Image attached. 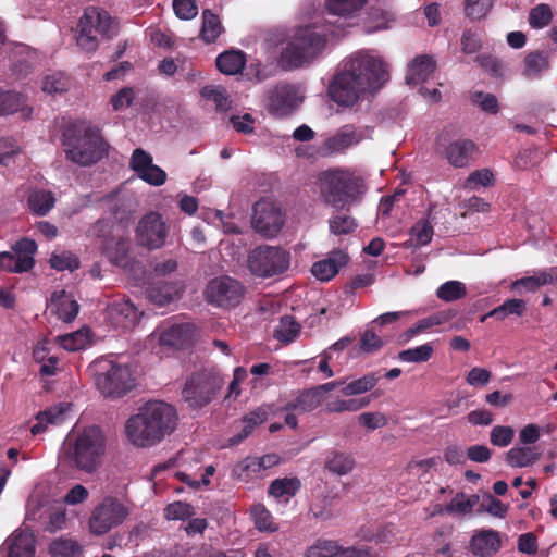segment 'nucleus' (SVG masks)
<instances>
[{
    "mask_svg": "<svg viewBox=\"0 0 557 557\" xmlns=\"http://www.w3.org/2000/svg\"><path fill=\"white\" fill-rule=\"evenodd\" d=\"M388 79L384 60L369 51H360L332 78L327 94L338 106L352 107L363 95L377 92Z\"/></svg>",
    "mask_w": 557,
    "mask_h": 557,
    "instance_id": "f257e3e1",
    "label": "nucleus"
},
{
    "mask_svg": "<svg viewBox=\"0 0 557 557\" xmlns=\"http://www.w3.org/2000/svg\"><path fill=\"white\" fill-rule=\"evenodd\" d=\"M176 424L177 412L171 404L150 400L126 420L125 434L134 446L147 448L173 433Z\"/></svg>",
    "mask_w": 557,
    "mask_h": 557,
    "instance_id": "f03ea898",
    "label": "nucleus"
},
{
    "mask_svg": "<svg viewBox=\"0 0 557 557\" xmlns=\"http://www.w3.org/2000/svg\"><path fill=\"white\" fill-rule=\"evenodd\" d=\"M320 197L325 205L337 210H349L367 193L364 178L345 168H333L318 175Z\"/></svg>",
    "mask_w": 557,
    "mask_h": 557,
    "instance_id": "7ed1b4c3",
    "label": "nucleus"
},
{
    "mask_svg": "<svg viewBox=\"0 0 557 557\" xmlns=\"http://www.w3.org/2000/svg\"><path fill=\"white\" fill-rule=\"evenodd\" d=\"M339 34L331 21L313 23L296 29L281 53V64L285 70L304 66L315 58L325 47L330 37Z\"/></svg>",
    "mask_w": 557,
    "mask_h": 557,
    "instance_id": "20e7f679",
    "label": "nucleus"
},
{
    "mask_svg": "<svg viewBox=\"0 0 557 557\" xmlns=\"http://www.w3.org/2000/svg\"><path fill=\"white\" fill-rule=\"evenodd\" d=\"M97 389L106 398L117 399L136 386V379L127 364L112 359L100 358L87 368Z\"/></svg>",
    "mask_w": 557,
    "mask_h": 557,
    "instance_id": "39448f33",
    "label": "nucleus"
},
{
    "mask_svg": "<svg viewBox=\"0 0 557 557\" xmlns=\"http://www.w3.org/2000/svg\"><path fill=\"white\" fill-rule=\"evenodd\" d=\"M106 440L98 426L86 428L69 446L66 461L72 469L94 473L102 462Z\"/></svg>",
    "mask_w": 557,
    "mask_h": 557,
    "instance_id": "423d86ee",
    "label": "nucleus"
},
{
    "mask_svg": "<svg viewBox=\"0 0 557 557\" xmlns=\"http://www.w3.org/2000/svg\"><path fill=\"white\" fill-rule=\"evenodd\" d=\"M223 384V377L216 368L200 369L187 377L182 397L190 408L199 409L216 397Z\"/></svg>",
    "mask_w": 557,
    "mask_h": 557,
    "instance_id": "0eeeda50",
    "label": "nucleus"
},
{
    "mask_svg": "<svg viewBox=\"0 0 557 557\" xmlns=\"http://www.w3.org/2000/svg\"><path fill=\"white\" fill-rule=\"evenodd\" d=\"M77 45L87 52L98 48L96 33L106 38L117 35L119 22L107 11L95 7L87 8L78 21Z\"/></svg>",
    "mask_w": 557,
    "mask_h": 557,
    "instance_id": "6e6552de",
    "label": "nucleus"
},
{
    "mask_svg": "<svg viewBox=\"0 0 557 557\" xmlns=\"http://www.w3.org/2000/svg\"><path fill=\"white\" fill-rule=\"evenodd\" d=\"M129 516V508L119 498L104 497L91 511L88 519L89 531L95 535H103L121 525Z\"/></svg>",
    "mask_w": 557,
    "mask_h": 557,
    "instance_id": "1a4fd4ad",
    "label": "nucleus"
},
{
    "mask_svg": "<svg viewBox=\"0 0 557 557\" xmlns=\"http://www.w3.org/2000/svg\"><path fill=\"white\" fill-rule=\"evenodd\" d=\"M247 262L252 274L270 277L288 269L289 253L280 247L262 245L250 251Z\"/></svg>",
    "mask_w": 557,
    "mask_h": 557,
    "instance_id": "9d476101",
    "label": "nucleus"
},
{
    "mask_svg": "<svg viewBox=\"0 0 557 557\" xmlns=\"http://www.w3.org/2000/svg\"><path fill=\"white\" fill-rule=\"evenodd\" d=\"M246 293L245 286L237 280L223 275L214 277L206 285L203 295L208 304L231 309L237 307Z\"/></svg>",
    "mask_w": 557,
    "mask_h": 557,
    "instance_id": "9b49d317",
    "label": "nucleus"
},
{
    "mask_svg": "<svg viewBox=\"0 0 557 557\" xmlns=\"http://www.w3.org/2000/svg\"><path fill=\"white\" fill-rule=\"evenodd\" d=\"M284 224L285 215L275 202L262 199L255 203L251 225L262 237H275Z\"/></svg>",
    "mask_w": 557,
    "mask_h": 557,
    "instance_id": "f8f14e48",
    "label": "nucleus"
},
{
    "mask_svg": "<svg viewBox=\"0 0 557 557\" xmlns=\"http://www.w3.org/2000/svg\"><path fill=\"white\" fill-rule=\"evenodd\" d=\"M102 139L100 128L91 122L55 117L51 128V139Z\"/></svg>",
    "mask_w": 557,
    "mask_h": 557,
    "instance_id": "ddd939ff",
    "label": "nucleus"
},
{
    "mask_svg": "<svg viewBox=\"0 0 557 557\" xmlns=\"http://www.w3.org/2000/svg\"><path fill=\"white\" fill-rule=\"evenodd\" d=\"M168 235L165 222L159 213L150 212L138 223L136 237L140 246L150 250L162 247Z\"/></svg>",
    "mask_w": 557,
    "mask_h": 557,
    "instance_id": "4468645a",
    "label": "nucleus"
},
{
    "mask_svg": "<svg viewBox=\"0 0 557 557\" xmlns=\"http://www.w3.org/2000/svg\"><path fill=\"white\" fill-rule=\"evenodd\" d=\"M435 151L455 168L467 166L481 153L475 141H436Z\"/></svg>",
    "mask_w": 557,
    "mask_h": 557,
    "instance_id": "2eb2a0df",
    "label": "nucleus"
},
{
    "mask_svg": "<svg viewBox=\"0 0 557 557\" xmlns=\"http://www.w3.org/2000/svg\"><path fill=\"white\" fill-rule=\"evenodd\" d=\"M64 144L66 158L83 166L101 160L109 147L108 141H64Z\"/></svg>",
    "mask_w": 557,
    "mask_h": 557,
    "instance_id": "dca6fc26",
    "label": "nucleus"
},
{
    "mask_svg": "<svg viewBox=\"0 0 557 557\" xmlns=\"http://www.w3.org/2000/svg\"><path fill=\"white\" fill-rule=\"evenodd\" d=\"M298 102V90L295 86L277 85L268 94V110L277 115L290 113Z\"/></svg>",
    "mask_w": 557,
    "mask_h": 557,
    "instance_id": "f3484780",
    "label": "nucleus"
},
{
    "mask_svg": "<svg viewBox=\"0 0 557 557\" xmlns=\"http://www.w3.org/2000/svg\"><path fill=\"white\" fill-rule=\"evenodd\" d=\"M108 314L112 323L127 330L140 319L141 313L129 300H116L108 306Z\"/></svg>",
    "mask_w": 557,
    "mask_h": 557,
    "instance_id": "a211bd4d",
    "label": "nucleus"
},
{
    "mask_svg": "<svg viewBox=\"0 0 557 557\" xmlns=\"http://www.w3.org/2000/svg\"><path fill=\"white\" fill-rule=\"evenodd\" d=\"M2 552H5L7 557H34V535L27 531L13 533L3 543Z\"/></svg>",
    "mask_w": 557,
    "mask_h": 557,
    "instance_id": "6ab92c4d",
    "label": "nucleus"
},
{
    "mask_svg": "<svg viewBox=\"0 0 557 557\" xmlns=\"http://www.w3.org/2000/svg\"><path fill=\"white\" fill-rule=\"evenodd\" d=\"M348 262V256L344 251H334L326 259L313 263L311 272L320 281H329L334 277L339 269Z\"/></svg>",
    "mask_w": 557,
    "mask_h": 557,
    "instance_id": "aec40b11",
    "label": "nucleus"
},
{
    "mask_svg": "<svg viewBox=\"0 0 557 557\" xmlns=\"http://www.w3.org/2000/svg\"><path fill=\"white\" fill-rule=\"evenodd\" d=\"M183 289L181 282L156 283L147 288L146 294L151 302L164 306L180 298Z\"/></svg>",
    "mask_w": 557,
    "mask_h": 557,
    "instance_id": "412c9836",
    "label": "nucleus"
},
{
    "mask_svg": "<svg viewBox=\"0 0 557 557\" xmlns=\"http://www.w3.org/2000/svg\"><path fill=\"white\" fill-rule=\"evenodd\" d=\"M433 206H430L428 216L425 219H420L410 228V238L404 243L406 248L424 246L432 240L434 231L431 222L435 219L433 215Z\"/></svg>",
    "mask_w": 557,
    "mask_h": 557,
    "instance_id": "4be33fe9",
    "label": "nucleus"
},
{
    "mask_svg": "<svg viewBox=\"0 0 557 557\" xmlns=\"http://www.w3.org/2000/svg\"><path fill=\"white\" fill-rule=\"evenodd\" d=\"M436 62L426 54L418 55L408 65L406 83L408 85H417L425 82L435 71Z\"/></svg>",
    "mask_w": 557,
    "mask_h": 557,
    "instance_id": "5701e85b",
    "label": "nucleus"
},
{
    "mask_svg": "<svg viewBox=\"0 0 557 557\" xmlns=\"http://www.w3.org/2000/svg\"><path fill=\"white\" fill-rule=\"evenodd\" d=\"M351 141H326L320 148H314L309 141L302 143L295 148V153L299 158L315 160L319 157H329L334 152L344 151L350 146Z\"/></svg>",
    "mask_w": 557,
    "mask_h": 557,
    "instance_id": "b1692460",
    "label": "nucleus"
},
{
    "mask_svg": "<svg viewBox=\"0 0 557 557\" xmlns=\"http://www.w3.org/2000/svg\"><path fill=\"white\" fill-rule=\"evenodd\" d=\"M500 547V537L496 531H482L473 535L470 542L471 552L481 557H487L496 553Z\"/></svg>",
    "mask_w": 557,
    "mask_h": 557,
    "instance_id": "393cba45",
    "label": "nucleus"
},
{
    "mask_svg": "<svg viewBox=\"0 0 557 557\" xmlns=\"http://www.w3.org/2000/svg\"><path fill=\"white\" fill-rule=\"evenodd\" d=\"M193 337V327L190 324H174L160 335V344L169 347H184Z\"/></svg>",
    "mask_w": 557,
    "mask_h": 557,
    "instance_id": "a878e982",
    "label": "nucleus"
},
{
    "mask_svg": "<svg viewBox=\"0 0 557 557\" xmlns=\"http://www.w3.org/2000/svg\"><path fill=\"white\" fill-rule=\"evenodd\" d=\"M540 458V453L535 447L516 446L506 453L505 460L512 468H525L535 463Z\"/></svg>",
    "mask_w": 557,
    "mask_h": 557,
    "instance_id": "bb28decb",
    "label": "nucleus"
},
{
    "mask_svg": "<svg viewBox=\"0 0 557 557\" xmlns=\"http://www.w3.org/2000/svg\"><path fill=\"white\" fill-rule=\"evenodd\" d=\"M25 103V97L18 92L0 91V115L21 111L24 117H28L32 114V109Z\"/></svg>",
    "mask_w": 557,
    "mask_h": 557,
    "instance_id": "cd10ccee",
    "label": "nucleus"
},
{
    "mask_svg": "<svg viewBox=\"0 0 557 557\" xmlns=\"http://www.w3.org/2000/svg\"><path fill=\"white\" fill-rule=\"evenodd\" d=\"M102 252L115 265L122 264L129 250V240L123 237L106 238L101 245Z\"/></svg>",
    "mask_w": 557,
    "mask_h": 557,
    "instance_id": "c85d7f7f",
    "label": "nucleus"
},
{
    "mask_svg": "<svg viewBox=\"0 0 557 557\" xmlns=\"http://www.w3.org/2000/svg\"><path fill=\"white\" fill-rule=\"evenodd\" d=\"M527 310V302L523 299L512 298L505 300L502 305L488 311L480 318L481 322H485L487 318H496L500 321L509 315L521 317Z\"/></svg>",
    "mask_w": 557,
    "mask_h": 557,
    "instance_id": "c756f323",
    "label": "nucleus"
},
{
    "mask_svg": "<svg viewBox=\"0 0 557 557\" xmlns=\"http://www.w3.org/2000/svg\"><path fill=\"white\" fill-rule=\"evenodd\" d=\"M215 63L221 73L235 75L244 69L246 57L242 51H225L218 55Z\"/></svg>",
    "mask_w": 557,
    "mask_h": 557,
    "instance_id": "7c9ffc66",
    "label": "nucleus"
},
{
    "mask_svg": "<svg viewBox=\"0 0 557 557\" xmlns=\"http://www.w3.org/2000/svg\"><path fill=\"white\" fill-rule=\"evenodd\" d=\"M318 389L314 387L305 389L298 397L285 405V410H296L299 412H309L318 408L322 403Z\"/></svg>",
    "mask_w": 557,
    "mask_h": 557,
    "instance_id": "2f4dec72",
    "label": "nucleus"
},
{
    "mask_svg": "<svg viewBox=\"0 0 557 557\" xmlns=\"http://www.w3.org/2000/svg\"><path fill=\"white\" fill-rule=\"evenodd\" d=\"M54 202L53 194L44 189L33 190L27 199L30 211L39 216L46 215L54 207Z\"/></svg>",
    "mask_w": 557,
    "mask_h": 557,
    "instance_id": "473e14b6",
    "label": "nucleus"
},
{
    "mask_svg": "<svg viewBox=\"0 0 557 557\" xmlns=\"http://www.w3.org/2000/svg\"><path fill=\"white\" fill-rule=\"evenodd\" d=\"M52 302H57V314L64 322H72L78 314L79 305L76 300L66 296L65 292L53 293Z\"/></svg>",
    "mask_w": 557,
    "mask_h": 557,
    "instance_id": "72a5a7b5",
    "label": "nucleus"
},
{
    "mask_svg": "<svg viewBox=\"0 0 557 557\" xmlns=\"http://www.w3.org/2000/svg\"><path fill=\"white\" fill-rule=\"evenodd\" d=\"M221 33L222 24L219 16L209 9L203 10L200 38L207 44H212Z\"/></svg>",
    "mask_w": 557,
    "mask_h": 557,
    "instance_id": "f704fd0d",
    "label": "nucleus"
},
{
    "mask_svg": "<svg viewBox=\"0 0 557 557\" xmlns=\"http://www.w3.org/2000/svg\"><path fill=\"white\" fill-rule=\"evenodd\" d=\"M380 377L381 376L377 372L367 373L362 377L345 384L342 387L341 393L345 396L363 394L371 391L377 384Z\"/></svg>",
    "mask_w": 557,
    "mask_h": 557,
    "instance_id": "c9c22d12",
    "label": "nucleus"
},
{
    "mask_svg": "<svg viewBox=\"0 0 557 557\" xmlns=\"http://www.w3.org/2000/svg\"><path fill=\"white\" fill-rule=\"evenodd\" d=\"M49 552L53 557H81L83 547L76 540L59 537L50 544Z\"/></svg>",
    "mask_w": 557,
    "mask_h": 557,
    "instance_id": "e433bc0d",
    "label": "nucleus"
},
{
    "mask_svg": "<svg viewBox=\"0 0 557 557\" xmlns=\"http://www.w3.org/2000/svg\"><path fill=\"white\" fill-rule=\"evenodd\" d=\"M368 0H326L329 14L350 16L360 11Z\"/></svg>",
    "mask_w": 557,
    "mask_h": 557,
    "instance_id": "4c0bfd02",
    "label": "nucleus"
},
{
    "mask_svg": "<svg viewBox=\"0 0 557 557\" xmlns=\"http://www.w3.org/2000/svg\"><path fill=\"white\" fill-rule=\"evenodd\" d=\"M341 545L334 540L318 539L308 546L305 557H336L339 555Z\"/></svg>",
    "mask_w": 557,
    "mask_h": 557,
    "instance_id": "58836bf2",
    "label": "nucleus"
},
{
    "mask_svg": "<svg viewBox=\"0 0 557 557\" xmlns=\"http://www.w3.org/2000/svg\"><path fill=\"white\" fill-rule=\"evenodd\" d=\"M325 468L334 474L345 475L355 468V460L348 454L334 451L327 458Z\"/></svg>",
    "mask_w": 557,
    "mask_h": 557,
    "instance_id": "ea45409f",
    "label": "nucleus"
},
{
    "mask_svg": "<svg viewBox=\"0 0 557 557\" xmlns=\"http://www.w3.org/2000/svg\"><path fill=\"white\" fill-rule=\"evenodd\" d=\"M549 67V59L547 53L543 51H533L524 58V72L523 74L529 77H536L542 71Z\"/></svg>",
    "mask_w": 557,
    "mask_h": 557,
    "instance_id": "a19ab883",
    "label": "nucleus"
},
{
    "mask_svg": "<svg viewBox=\"0 0 557 557\" xmlns=\"http://www.w3.org/2000/svg\"><path fill=\"white\" fill-rule=\"evenodd\" d=\"M64 409L62 407H53L48 410L41 411L36 416V423L30 428L33 435L42 433L47 424H59L62 422Z\"/></svg>",
    "mask_w": 557,
    "mask_h": 557,
    "instance_id": "79ce46f5",
    "label": "nucleus"
},
{
    "mask_svg": "<svg viewBox=\"0 0 557 557\" xmlns=\"http://www.w3.org/2000/svg\"><path fill=\"white\" fill-rule=\"evenodd\" d=\"M370 403L371 396L350 399H335L326 404L325 410L332 413H339L344 411L355 412L367 407Z\"/></svg>",
    "mask_w": 557,
    "mask_h": 557,
    "instance_id": "37998d69",
    "label": "nucleus"
},
{
    "mask_svg": "<svg viewBox=\"0 0 557 557\" xmlns=\"http://www.w3.org/2000/svg\"><path fill=\"white\" fill-rule=\"evenodd\" d=\"M300 332V324L290 315L281 318L274 331V337L285 344L292 343Z\"/></svg>",
    "mask_w": 557,
    "mask_h": 557,
    "instance_id": "c03bdc74",
    "label": "nucleus"
},
{
    "mask_svg": "<svg viewBox=\"0 0 557 557\" xmlns=\"http://www.w3.org/2000/svg\"><path fill=\"white\" fill-rule=\"evenodd\" d=\"M300 488V481L297 478H284L274 480L269 486V494L275 498L286 496L287 499L294 496Z\"/></svg>",
    "mask_w": 557,
    "mask_h": 557,
    "instance_id": "a18cd8bd",
    "label": "nucleus"
},
{
    "mask_svg": "<svg viewBox=\"0 0 557 557\" xmlns=\"http://www.w3.org/2000/svg\"><path fill=\"white\" fill-rule=\"evenodd\" d=\"M436 296L445 302L456 301L467 296V287L462 282L447 281L437 288Z\"/></svg>",
    "mask_w": 557,
    "mask_h": 557,
    "instance_id": "49530a36",
    "label": "nucleus"
},
{
    "mask_svg": "<svg viewBox=\"0 0 557 557\" xmlns=\"http://www.w3.org/2000/svg\"><path fill=\"white\" fill-rule=\"evenodd\" d=\"M200 95L203 99L213 102L219 111H227L231 107L226 89L222 86H205Z\"/></svg>",
    "mask_w": 557,
    "mask_h": 557,
    "instance_id": "de8ad7c7",
    "label": "nucleus"
},
{
    "mask_svg": "<svg viewBox=\"0 0 557 557\" xmlns=\"http://www.w3.org/2000/svg\"><path fill=\"white\" fill-rule=\"evenodd\" d=\"M89 330H79L70 334L58 336V342L67 351L84 349L89 344Z\"/></svg>",
    "mask_w": 557,
    "mask_h": 557,
    "instance_id": "09e8293b",
    "label": "nucleus"
},
{
    "mask_svg": "<svg viewBox=\"0 0 557 557\" xmlns=\"http://www.w3.org/2000/svg\"><path fill=\"white\" fill-rule=\"evenodd\" d=\"M373 129L367 125H343L331 139H369Z\"/></svg>",
    "mask_w": 557,
    "mask_h": 557,
    "instance_id": "8fccbe9b",
    "label": "nucleus"
},
{
    "mask_svg": "<svg viewBox=\"0 0 557 557\" xmlns=\"http://www.w3.org/2000/svg\"><path fill=\"white\" fill-rule=\"evenodd\" d=\"M329 226L331 233L335 235H346L355 231L357 223L351 215L336 213L330 218Z\"/></svg>",
    "mask_w": 557,
    "mask_h": 557,
    "instance_id": "3c124183",
    "label": "nucleus"
},
{
    "mask_svg": "<svg viewBox=\"0 0 557 557\" xmlns=\"http://www.w3.org/2000/svg\"><path fill=\"white\" fill-rule=\"evenodd\" d=\"M495 183L494 174L488 169L473 171L465 181V188L475 190L479 187H490Z\"/></svg>",
    "mask_w": 557,
    "mask_h": 557,
    "instance_id": "603ef678",
    "label": "nucleus"
},
{
    "mask_svg": "<svg viewBox=\"0 0 557 557\" xmlns=\"http://www.w3.org/2000/svg\"><path fill=\"white\" fill-rule=\"evenodd\" d=\"M553 20V12L548 4L540 3L531 9L529 23L533 28H544Z\"/></svg>",
    "mask_w": 557,
    "mask_h": 557,
    "instance_id": "864d4df0",
    "label": "nucleus"
},
{
    "mask_svg": "<svg viewBox=\"0 0 557 557\" xmlns=\"http://www.w3.org/2000/svg\"><path fill=\"white\" fill-rule=\"evenodd\" d=\"M52 269L57 271H74L79 268L78 258L70 251H63L61 253H52L49 260Z\"/></svg>",
    "mask_w": 557,
    "mask_h": 557,
    "instance_id": "5fc2aeb1",
    "label": "nucleus"
},
{
    "mask_svg": "<svg viewBox=\"0 0 557 557\" xmlns=\"http://www.w3.org/2000/svg\"><path fill=\"white\" fill-rule=\"evenodd\" d=\"M433 354V347L430 344H424L416 348L401 350L398 358L405 362H425Z\"/></svg>",
    "mask_w": 557,
    "mask_h": 557,
    "instance_id": "6e6d98bb",
    "label": "nucleus"
},
{
    "mask_svg": "<svg viewBox=\"0 0 557 557\" xmlns=\"http://www.w3.org/2000/svg\"><path fill=\"white\" fill-rule=\"evenodd\" d=\"M194 515V507L184 502H174L164 508V517L168 520H185Z\"/></svg>",
    "mask_w": 557,
    "mask_h": 557,
    "instance_id": "4d7b16f0",
    "label": "nucleus"
},
{
    "mask_svg": "<svg viewBox=\"0 0 557 557\" xmlns=\"http://www.w3.org/2000/svg\"><path fill=\"white\" fill-rule=\"evenodd\" d=\"M493 8V0H466L465 13L472 20L484 18Z\"/></svg>",
    "mask_w": 557,
    "mask_h": 557,
    "instance_id": "13d9d810",
    "label": "nucleus"
},
{
    "mask_svg": "<svg viewBox=\"0 0 557 557\" xmlns=\"http://www.w3.org/2000/svg\"><path fill=\"white\" fill-rule=\"evenodd\" d=\"M515 437V430L508 425H496L491 430L490 442L494 446L507 447Z\"/></svg>",
    "mask_w": 557,
    "mask_h": 557,
    "instance_id": "bf43d9fd",
    "label": "nucleus"
},
{
    "mask_svg": "<svg viewBox=\"0 0 557 557\" xmlns=\"http://www.w3.org/2000/svg\"><path fill=\"white\" fill-rule=\"evenodd\" d=\"M471 101L479 106L482 111L490 114H496L499 110L498 100L493 94L475 91L471 95Z\"/></svg>",
    "mask_w": 557,
    "mask_h": 557,
    "instance_id": "052dcab7",
    "label": "nucleus"
},
{
    "mask_svg": "<svg viewBox=\"0 0 557 557\" xmlns=\"http://www.w3.org/2000/svg\"><path fill=\"white\" fill-rule=\"evenodd\" d=\"M251 513L255 519L256 528L260 531H275L276 527L272 521L271 513L264 508V506L258 504L251 508Z\"/></svg>",
    "mask_w": 557,
    "mask_h": 557,
    "instance_id": "680f3d73",
    "label": "nucleus"
},
{
    "mask_svg": "<svg viewBox=\"0 0 557 557\" xmlns=\"http://www.w3.org/2000/svg\"><path fill=\"white\" fill-rule=\"evenodd\" d=\"M480 508L494 517L504 518L508 511V505L486 493L480 504Z\"/></svg>",
    "mask_w": 557,
    "mask_h": 557,
    "instance_id": "e2e57ef3",
    "label": "nucleus"
},
{
    "mask_svg": "<svg viewBox=\"0 0 557 557\" xmlns=\"http://www.w3.org/2000/svg\"><path fill=\"white\" fill-rule=\"evenodd\" d=\"M384 345V341L371 330L364 331L359 341L360 350L364 354L377 352Z\"/></svg>",
    "mask_w": 557,
    "mask_h": 557,
    "instance_id": "0e129e2a",
    "label": "nucleus"
},
{
    "mask_svg": "<svg viewBox=\"0 0 557 557\" xmlns=\"http://www.w3.org/2000/svg\"><path fill=\"white\" fill-rule=\"evenodd\" d=\"M332 499L324 497L321 500L314 503L310 507V512L312 516L321 521H326L332 519L335 516V511L333 509Z\"/></svg>",
    "mask_w": 557,
    "mask_h": 557,
    "instance_id": "69168bd1",
    "label": "nucleus"
},
{
    "mask_svg": "<svg viewBox=\"0 0 557 557\" xmlns=\"http://www.w3.org/2000/svg\"><path fill=\"white\" fill-rule=\"evenodd\" d=\"M173 10L181 20H191L198 14L195 0H173Z\"/></svg>",
    "mask_w": 557,
    "mask_h": 557,
    "instance_id": "338daca9",
    "label": "nucleus"
},
{
    "mask_svg": "<svg viewBox=\"0 0 557 557\" xmlns=\"http://www.w3.org/2000/svg\"><path fill=\"white\" fill-rule=\"evenodd\" d=\"M460 44L461 51L465 54H473L481 49V39L479 35L471 29H467L462 33Z\"/></svg>",
    "mask_w": 557,
    "mask_h": 557,
    "instance_id": "774afa93",
    "label": "nucleus"
}]
</instances>
